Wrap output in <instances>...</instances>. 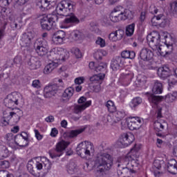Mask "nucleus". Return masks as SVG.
<instances>
[{
    "instance_id": "f257e3e1",
    "label": "nucleus",
    "mask_w": 177,
    "mask_h": 177,
    "mask_svg": "<svg viewBox=\"0 0 177 177\" xmlns=\"http://www.w3.org/2000/svg\"><path fill=\"white\" fill-rule=\"evenodd\" d=\"M149 46L153 52L158 53L160 56H167L169 52L172 51L171 44H165L160 46V33L158 32H152L147 37Z\"/></svg>"
},
{
    "instance_id": "f03ea898",
    "label": "nucleus",
    "mask_w": 177,
    "mask_h": 177,
    "mask_svg": "<svg viewBox=\"0 0 177 177\" xmlns=\"http://www.w3.org/2000/svg\"><path fill=\"white\" fill-rule=\"evenodd\" d=\"M113 157L109 153H98L94 158V168L97 172H104L110 171L113 167Z\"/></svg>"
},
{
    "instance_id": "7ed1b4c3",
    "label": "nucleus",
    "mask_w": 177,
    "mask_h": 177,
    "mask_svg": "<svg viewBox=\"0 0 177 177\" xmlns=\"http://www.w3.org/2000/svg\"><path fill=\"white\" fill-rule=\"evenodd\" d=\"M136 54L135 51L124 50L121 53V57H116L111 62V67L113 71L117 70H121L123 67L127 66V62L125 59H135Z\"/></svg>"
},
{
    "instance_id": "20e7f679",
    "label": "nucleus",
    "mask_w": 177,
    "mask_h": 177,
    "mask_svg": "<svg viewBox=\"0 0 177 177\" xmlns=\"http://www.w3.org/2000/svg\"><path fill=\"white\" fill-rule=\"evenodd\" d=\"M133 13L129 10H124L121 12L118 8H114L109 15V19L112 23H120V21H124V20H131L133 19Z\"/></svg>"
},
{
    "instance_id": "39448f33",
    "label": "nucleus",
    "mask_w": 177,
    "mask_h": 177,
    "mask_svg": "<svg viewBox=\"0 0 177 177\" xmlns=\"http://www.w3.org/2000/svg\"><path fill=\"white\" fill-rule=\"evenodd\" d=\"M67 57H68V53L67 50L62 47H55L50 50V54L48 56V58L53 62L56 63H63Z\"/></svg>"
},
{
    "instance_id": "423d86ee",
    "label": "nucleus",
    "mask_w": 177,
    "mask_h": 177,
    "mask_svg": "<svg viewBox=\"0 0 177 177\" xmlns=\"http://www.w3.org/2000/svg\"><path fill=\"white\" fill-rule=\"evenodd\" d=\"M76 153L78 156H80L82 158L91 157L92 154L95 153V146L93 143L88 141L82 142L77 145Z\"/></svg>"
},
{
    "instance_id": "0eeeda50",
    "label": "nucleus",
    "mask_w": 177,
    "mask_h": 177,
    "mask_svg": "<svg viewBox=\"0 0 177 177\" xmlns=\"http://www.w3.org/2000/svg\"><path fill=\"white\" fill-rule=\"evenodd\" d=\"M154 50H151L147 48L141 50L140 57L142 60L146 61L145 65L149 70H154L156 68V62L153 59L154 57Z\"/></svg>"
},
{
    "instance_id": "6e6552de",
    "label": "nucleus",
    "mask_w": 177,
    "mask_h": 177,
    "mask_svg": "<svg viewBox=\"0 0 177 177\" xmlns=\"http://www.w3.org/2000/svg\"><path fill=\"white\" fill-rule=\"evenodd\" d=\"M57 20H59V17L56 15H43L42 17L40 19V24L42 30L50 31Z\"/></svg>"
},
{
    "instance_id": "1a4fd4ad",
    "label": "nucleus",
    "mask_w": 177,
    "mask_h": 177,
    "mask_svg": "<svg viewBox=\"0 0 177 177\" xmlns=\"http://www.w3.org/2000/svg\"><path fill=\"white\" fill-rule=\"evenodd\" d=\"M104 77H106V73H98L97 75H94L90 77V83L89 88L93 92L96 93H99L100 92L102 88V82H103V80H104Z\"/></svg>"
},
{
    "instance_id": "9d476101",
    "label": "nucleus",
    "mask_w": 177,
    "mask_h": 177,
    "mask_svg": "<svg viewBox=\"0 0 177 177\" xmlns=\"http://www.w3.org/2000/svg\"><path fill=\"white\" fill-rule=\"evenodd\" d=\"M162 109L158 107L155 113V121L153 123L154 129L158 132H162L165 129V127H168V123L162 120Z\"/></svg>"
},
{
    "instance_id": "9b49d317",
    "label": "nucleus",
    "mask_w": 177,
    "mask_h": 177,
    "mask_svg": "<svg viewBox=\"0 0 177 177\" xmlns=\"http://www.w3.org/2000/svg\"><path fill=\"white\" fill-rule=\"evenodd\" d=\"M55 10L57 15L61 16H67L70 12L74 10V5L67 1H62L57 4Z\"/></svg>"
},
{
    "instance_id": "f8f14e48",
    "label": "nucleus",
    "mask_w": 177,
    "mask_h": 177,
    "mask_svg": "<svg viewBox=\"0 0 177 177\" xmlns=\"http://www.w3.org/2000/svg\"><path fill=\"white\" fill-rule=\"evenodd\" d=\"M127 127L130 131L139 129L142 127V119L138 116H129L126 119Z\"/></svg>"
},
{
    "instance_id": "ddd939ff",
    "label": "nucleus",
    "mask_w": 177,
    "mask_h": 177,
    "mask_svg": "<svg viewBox=\"0 0 177 177\" xmlns=\"http://www.w3.org/2000/svg\"><path fill=\"white\" fill-rule=\"evenodd\" d=\"M70 145L68 142L65 140H61L56 145L55 151L54 152H50V157L51 158H56V157H60L63 156V151L67 149V147Z\"/></svg>"
},
{
    "instance_id": "4468645a",
    "label": "nucleus",
    "mask_w": 177,
    "mask_h": 177,
    "mask_svg": "<svg viewBox=\"0 0 177 177\" xmlns=\"http://www.w3.org/2000/svg\"><path fill=\"white\" fill-rule=\"evenodd\" d=\"M19 99H20V97L17 92H13L8 95L7 97L4 100L6 107H8V109H12L14 106H18Z\"/></svg>"
},
{
    "instance_id": "2eb2a0df",
    "label": "nucleus",
    "mask_w": 177,
    "mask_h": 177,
    "mask_svg": "<svg viewBox=\"0 0 177 177\" xmlns=\"http://www.w3.org/2000/svg\"><path fill=\"white\" fill-rule=\"evenodd\" d=\"M35 48L39 56H45L49 50L48 42L44 40H37L35 44Z\"/></svg>"
},
{
    "instance_id": "dca6fc26",
    "label": "nucleus",
    "mask_w": 177,
    "mask_h": 177,
    "mask_svg": "<svg viewBox=\"0 0 177 177\" xmlns=\"http://www.w3.org/2000/svg\"><path fill=\"white\" fill-rule=\"evenodd\" d=\"M59 86L57 84H48L46 86L44 89V96L46 99H50L53 97L59 91Z\"/></svg>"
},
{
    "instance_id": "f3484780",
    "label": "nucleus",
    "mask_w": 177,
    "mask_h": 177,
    "mask_svg": "<svg viewBox=\"0 0 177 177\" xmlns=\"http://www.w3.org/2000/svg\"><path fill=\"white\" fill-rule=\"evenodd\" d=\"M15 145L20 147L28 146V135L26 132H22L15 136Z\"/></svg>"
},
{
    "instance_id": "a211bd4d",
    "label": "nucleus",
    "mask_w": 177,
    "mask_h": 177,
    "mask_svg": "<svg viewBox=\"0 0 177 177\" xmlns=\"http://www.w3.org/2000/svg\"><path fill=\"white\" fill-rule=\"evenodd\" d=\"M135 140V136L131 132L123 133L120 136V143L124 147H128Z\"/></svg>"
},
{
    "instance_id": "6ab92c4d",
    "label": "nucleus",
    "mask_w": 177,
    "mask_h": 177,
    "mask_svg": "<svg viewBox=\"0 0 177 177\" xmlns=\"http://www.w3.org/2000/svg\"><path fill=\"white\" fill-rule=\"evenodd\" d=\"M34 37H32V33L28 32L22 35L21 41L22 47L26 48V50H31L32 49V40Z\"/></svg>"
},
{
    "instance_id": "aec40b11",
    "label": "nucleus",
    "mask_w": 177,
    "mask_h": 177,
    "mask_svg": "<svg viewBox=\"0 0 177 177\" xmlns=\"http://www.w3.org/2000/svg\"><path fill=\"white\" fill-rule=\"evenodd\" d=\"M66 40V32L63 30H57L52 37V41L55 45H62Z\"/></svg>"
},
{
    "instance_id": "412c9836",
    "label": "nucleus",
    "mask_w": 177,
    "mask_h": 177,
    "mask_svg": "<svg viewBox=\"0 0 177 177\" xmlns=\"http://www.w3.org/2000/svg\"><path fill=\"white\" fill-rule=\"evenodd\" d=\"M6 111L8 115V119L12 120V121H13L15 124L17 123L18 121H20V117L23 115V111L20 109H12V111Z\"/></svg>"
},
{
    "instance_id": "4be33fe9",
    "label": "nucleus",
    "mask_w": 177,
    "mask_h": 177,
    "mask_svg": "<svg viewBox=\"0 0 177 177\" xmlns=\"http://www.w3.org/2000/svg\"><path fill=\"white\" fill-rule=\"evenodd\" d=\"M138 150L135 148H132L128 154V157H130V160L127 164L128 167H138L139 164V160H138Z\"/></svg>"
},
{
    "instance_id": "5701e85b",
    "label": "nucleus",
    "mask_w": 177,
    "mask_h": 177,
    "mask_svg": "<svg viewBox=\"0 0 177 177\" xmlns=\"http://www.w3.org/2000/svg\"><path fill=\"white\" fill-rule=\"evenodd\" d=\"M44 168L45 169L49 170L50 168H52V163L50 162V160L48 159L46 157H43L41 158V162H36L35 167L37 169V171H41L42 168Z\"/></svg>"
},
{
    "instance_id": "b1692460",
    "label": "nucleus",
    "mask_w": 177,
    "mask_h": 177,
    "mask_svg": "<svg viewBox=\"0 0 177 177\" xmlns=\"http://www.w3.org/2000/svg\"><path fill=\"white\" fill-rule=\"evenodd\" d=\"M157 74L162 80H165L171 77V69L167 66H162L158 68Z\"/></svg>"
},
{
    "instance_id": "393cba45",
    "label": "nucleus",
    "mask_w": 177,
    "mask_h": 177,
    "mask_svg": "<svg viewBox=\"0 0 177 177\" xmlns=\"http://www.w3.org/2000/svg\"><path fill=\"white\" fill-rule=\"evenodd\" d=\"M124 32L121 29L111 32L109 35V39L112 42H117V41H121L124 37Z\"/></svg>"
},
{
    "instance_id": "a878e982",
    "label": "nucleus",
    "mask_w": 177,
    "mask_h": 177,
    "mask_svg": "<svg viewBox=\"0 0 177 177\" xmlns=\"http://www.w3.org/2000/svg\"><path fill=\"white\" fill-rule=\"evenodd\" d=\"M133 79V74H122L120 78V84L122 86H128Z\"/></svg>"
},
{
    "instance_id": "bb28decb",
    "label": "nucleus",
    "mask_w": 177,
    "mask_h": 177,
    "mask_svg": "<svg viewBox=\"0 0 177 177\" xmlns=\"http://www.w3.org/2000/svg\"><path fill=\"white\" fill-rule=\"evenodd\" d=\"M26 64L30 70H37V68L41 67V62L35 57L29 58L26 62Z\"/></svg>"
},
{
    "instance_id": "cd10ccee",
    "label": "nucleus",
    "mask_w": 177,
    "mask_h": 177,
    "mask_svg": "<svg viewBox=\"0 0 177 177\" xmlns=\"http://www.w3.org/2000/svg\"><path fill=\"white\" fill-rule=\"evenodd\" d=\"M125 117V113L121 111H118L114 113L113 115V118L111 120H110V118H111V115H109L107 118L109 122H120L122 118Z\"/></svg>"
},
{
    "instance_id": "c85d7f7f",
    "label": "nucleus",
    "mask_w": 177,
    "mask_h": 177,
    "mask_svg": "<svg viewBox=\"0 0 177 177\" xmlns=\"http://www.w3.org/2000/svg\"><path fill=\"white\" fill-rule=\"evenodd\" d=\"M148 100L149 102L152 103V104H155L157 106L160 102L164 100V97L160 95H155L153 93H147Z\"/></svg>"
},
{
    "instance_id": "c756f323",
    "label": "nucleus",
    "mask_w": 177,
    "mask_h": 177,
    "mask_svg": "<svg viewBox=\"0 0 177 177\" xmlns=\"http://www.w3.org/2000/svg\"><path fill=\"white\" fill-rule=\"evenodd\" d=\"M92 104V101L88 100L86 103L80 104V105H75L73 106V113L75 114H78L84 111L86 109H88Z\"/></svg>"
},
{
    "instance_id": "7c9ffc66",
    "label": "nucleus",
    "mask_w": 177,
    "mask_h": 177,
    "mask_svg": "<svg viewBox=\"0 0 177 177\" xmlns=\"http://www.w3.org/2000/svg\"><path fill=\"white\" fill-rule=\"evenodd\" d=\"M167 171L172 175L177 174V162L175 159H171L167 164Z\"/></svg>"
},
{
    "instance_id": "2f4dec72",
    "label": "nucleus",
    "mask_w": 177,
    "mask_h": 177,
    "mask_svg": "<svg viewBox=\"0 0 177 177\" xmlns=\"http://www.w3.org/2000/svg\"><path fill=\"white\" fill-rule=\"evenodd\" d=\"M66 171L69 175H75V174H78L80 169L75 162H71L66 165Z\"/></svg>"
},
{
    "instance_id": "473e14b6",
    "label": "nucleus",
    "mask_w": 177,
    "mask_h": 177,
    "mask_svg": "<svg viewBox=\"0 0 177 177\" xmlns=\"http://www.w3.org/2000/svg\"><path fill=\"white\" fill-rule=\"evenodd\" d=\"M50 61L51 62L47 64L44 69V73L45 74H50V73L53 72L55 68H57V67L59 66V62H55V61L53 60Z\"/></svg>"
},
{
    "instance_id": "72a5a7b5",
    "label": "nucleus",
    "mask_w": 177,
    "mask_h": 177,
    "mask_svg": "<svg viewBox=\"0 0 177 177\" xmlns=\"http://www.w3.org/2000/svg\"><path fill=\"white\" fill-rule=\"evenodd\" d=\"M40 3V8L41 10H49V9L53 8V5H55V1H51L49 0H41Z\"/></svg>"
},
{
    "instance_id": "f704fd0d",
    "label": "nucleus",
    "mask_w": 177,
    "mask_h": 177,
    "mask_svg": "<svg viewBox=\"0 0 177 177\" xmlns=\"http://www.w3.org/2000/svg\"><path fill=\"white\" fill-rule=\"evenodd\" d=\"M5 139L10 147L12 149H15V141H16V136L13 135L12 133H8L6 135Z\"/></svg>"
},
{
    "instance_id": "c9c22d12",
    "label": "nucleus",
    "mask_w": 177,
    "mask_h": 177,
    "mask_svg": "<svg viewBox=\"0 0 177 177\" xmlns=\"http://www.w3.org/2000/svg\"><path fill=\"white\" fill-rule=\"evenodd\" d=\"M85 131V127L80 128L76 130H71L69 132L67 133L68 138H70L71 139H73L74 138H77L80 133H82Z\"/></svg>"
},
{
    "instance_id": "e433bc0d",
    "label": "nucleus",
    "mask_w": 177,
    "mask_h": 177,
    "mask_svg": "<svg viewBox=\"0 0 177 177\" xmlns=\"http://www.w3.org/2000/svg\"><path fill=\"white\" fill-rule=\"evenodd\" d=\"M9 149L8 147L3 145H0V160H3V158H6L9 157Z\"/></svg>"
},
{
    "instance_id": "4c0bfd02",
    "label": "nucleus",
    "mask_w": 177,
    "mask_h": 177,
    "mask_svg": "<svg viewBox=\"0 0 177 177\" xmlns=\"http://www.w3.org/2000/svg\"><path fill=\"white\" fill-rule=\"evenodd\" d=\"M152 92L155 95L162 93V84L158 81H156L152 88Z\"/></svg>"
},
{
    "instance_id": "58836bf2",
    "label": "nucleus",
    "mask_w": 177,
    "mask_h": 177,
    "mask_svg": "<svg viewBox=\"0 0 177 177\" xmlns=\"http://www.w3.org/2000/svg\"><path fill=\"white\" fill-rule=\"evenodd\" d=\"M106 107L109 113H115L117 111V106H115V103L113 100H108L105 104Z\"/></svg>"
},
{
    "instance_id": "ea45409f",
    "label": "nucleus",
    "mask_w": 177,
    "mask_h": 177,
    "mask_svg": "<svg viewBox=\"0 0 177 177\" xmlns=\"http://www.w3.org/2000/svg\"><path fill=\"white\" fill-rule=\"evenodd\" d=\"M83 37L82 33L79 30H74L70 35V38L72 41H80L82 39Z\"/></svg>"
},
{
    "instance_id": "a19ab883",
    "label": "nucleus",
    "mask_w": 177,
    "mask_h": 177,
    "mask_svg": "<svg viewBox=\"0 0 177 177\" xmlns=\"http://www.w3.org/2000/svg\"><path fill=\"white\" fill-rule=\"evenodd\" d=\"M27 169L31 175L35 177L39 176V173L35 172V170H34V161L33 160H29L27 164Z\"/></svg>"
},
{
    "instance_id": "79ce46f5",
    "label": "nucleus",
    "mask_w": 177,
    "mask_h": 177,
    "mask_svg": "<svg viewBox=\"0 0 177 177\" xmlns=\"http://www.w3.org/2000/svg\"><path fill=\"white\" fill-rule=\"evenodd\" d=\"M74 95V88L73 87L67 88L62 94V97L66 100L70 99Z\"/></svg>"
},
{
    "instance_id": "37998d69",
    "label": "nucleus",
    "mask_w": 177,
    "mask_h": 177,
    "mask_svg": "<svg viewBox=\"0 0 177 177\" xmlns=\"http://www.w3.org/2000/svg\"><path fill=\"white\" fill-rule=\"evenodd\" d=\"M176 97L177 92H173L172 94H167L165 97H164V99L167 103H172L176 100Z\"/></svg>"
},
{
    "instance_id": "c03bdc74",
    "label": "nucleus",
    "mask_w": 177,
    "mask_h": 177,
    "mask_svg": "<svg viewBox=\"0 0 177 177\" xmlns=\"http://www.w3.org/2000/svg\"><path fill=\"white\" fill-rule=\"evenodd\" d=\"M135 32V23L131 24L126 27V35L131 37Z\"/></svg>"
},
{
    "instance_id": "a18cd8bd",
    "label": "nucleus",
    "mask_w": 177,
    "mask_h": 177,
    "mask_svg": "<svg viewBox=\"0 0 177 177\" xmlns=\"http://www.w3.org/2000/svg\"><path fill=\"white\" fill-rule=\"evenodd\" d=\"M141 103L142 98L140 97H136L130 102V107H131V109H135V107H137V106H139Z\"/></svg>"
},
{
    "instance_id": "49530a36",
    "label": "nucleus",
    "mask_w": 177,
    "mask_h": 177,
    "mask_svg": "<svg viewBox=\"0 0 177 177\" xmlns=\"http://www.w3.org/2000/svg\"><path fill=\"white\" fill-rule=\"evenodd\" d=\"M96 73H101L102 74H105L107 73V65L105 64H100V65L97 66L95 68Z\"/></svg>"
},
{
    "instance_id": "de8ad7c7",
    "label": "nucleus",
    "mask_w": 177,
    "mask_h": 177,
    "mask_svg": "<svg viewBox=\"0 0 177 177\" xmlns=\"http://www.w3.org/2000/svg\"><path fill=\"white\" fill-rule=\"evenodd\" d=\"M9 115H8V112L6 111L3 112V118L1 119V123L2 125H4V127H7V125L9 124V121H10V119H8Z\"/></svg>"
},
{
    "instance_id": "09e8293b",
    "label": "nucleus",
    "mask_w": 177,
    "mask_h": 177,
    "mask_svg": "<svg viewBox=\"0 0 177 177\" xmlns=\"http://www.w3.org/2000/svg\"><path fill=\"white\" fill-rule=\"evenodd\" d=\"M64 23L70 24L71 23H80V20L75 16H71L64 19Z\"/></svg>"
},
{
    "instance_id": "8fccbe9b",
    "label": "nucleus",
    "mask_w": 177,
    "mask_h": 177,
    "mask_svg": "<svg viewBox=\"0 0 177 177\" xmlns=\"http://www.w3.org/2000/svg\"><path fill=\"white\" fill-rule=\"evenodd\" d=\"M164 16V15L162 14H160L158 16H154L151 21L152 23V26L156 27V26H158V22H156V21H158L160 20H161V19H162V17Z\"/></svg>"
},
{
    "instance_id": "3c124183",
    "label": "nucleus",
    "mask_w": 177,
    "mask_h": 177,
    "mask_svg": "<svg viewBox=\"0 0 177 177\" xmlns=\"http://www.w3.org/2000/svg\"><path fill=\"white\" fill-rule=\"evenodd\" d=\"M160 35V43L162 42V44H167V38H168V35H169V34H168L167 32H162Z\"/></svg>"
},
{
    "instance_id": "603ef678",
    "label": "nucleus",
    "mask_w": 177,
    "mask_h": 177,
    "mask_svg": "<svg viewBox=\"0 0 177 177\" xmlns=\"http://www.w3.org/2000/svg\"><path fill=\"white\" fill-rule=\"evenodd\" d=\"M71 52L73 55H75V57L77 59H80V57H82V53H81V50H80L77 48H73L71 49Z\"/></svg>"
},
{
    "instance_id": "864d4df0",
    "label": "nucleus",
    "mask_w": 177,
    "mask_h": 177,
    "mask_svg": "<svg viewBox=\"0 0 177 177\" xmlns=\"http://www.w3.org/2000/svg\"><path fill=\"white\" fill-rule=\"evenodd\" d=\"M162 164H164V160H160L158 159H156L153 162V167L156 169L160 170V169H161V167H162Z\"/></svg>"
},
{
    "instance_id": "5fc2aeb1",
    "label": "nucleus",
    "mask_w": 177,
    "mask_h": 177,
    "mask_svg": "<svg viewBox=\"0 0 177 177\" xmlns=\"http://www.w3.org/2000/svg\"><path fill=\"white\" fill-rule=\"evenodd\" d=\"M128 171H129L128 167H121V165H118V169L117 171L118 175H124V174H125V172H128Z\"/></svg>"
},
{
    "instance_id": "6e6d98bb",
    "label": "nucleus",
    "mask_w": 177,
    "mask_h": 177,
    "mask_svg": "<svg viewBox=\"0 0 177 177\" xmlns=\"http://www.w3.org/2000/svg\"><path fill=\"white\" fill-rule=\"evenodd\" d=\"M96 45H99L100 48H104L106 46V40L103 38L99 37H97V40L95 41Z\"/></svg>"
},
{
    "instance_id": "4d7b16f0",
    "label": "nucleus",
    "mask_w": 177,
    "mask_h": 177,
    "mask_svg": "<svg viewBox=\"0 0 177 177\" xmlns=\"http://www.w3.org/2000/svg\"><path fill=\"white\" fill-rule=\"evenodd\" d=\"M12 0H0V6L1 8H8L12 3Z\"/></svg>"
},
{
    "instance_id": "13d9d810",
    "label": "nucleus",
    "mask_w": 177,
    "mask_h": 177,
    "mask_svg": "<svg viewBox=\"0 0 177 177\" xmlns=\"http://www.w3.org/2000/svg\"><path fill=\"white\" fill-rule=\"evenodd\" d=\"M85 82L84 77H78L75 79V84L76 85H81V84H84Z\"/></svg>"
},
{
    "instance_id": "bf43d9fd",
    "label": "nucleus",
    "mask_w": 177,
    "mask_h": 177,
    "mask_svg": "<svg viewBox=\"0 0 177 177\" xmlns=\"http://www.w3.org/2000/svg\"><path fill=\"white\" fill-rule=\"evenodd\" d=\"M8 8L5 7H2L1 10L0 12L2 19H6L8 17Z\"/></svg>"
},
{
    "instance_id": "052dcab7",
    "label": "nucleus",
    "mask_w": 177,
    "mask_h": 177,
    "mask_svg": "<svg viewBox=\"0 0 177 177\" xmlns=\"http://www.w3.org/2000/svg\"><path fill=\"white\" fill-rule=\"evenodd\" d=\"M0 177H12V174L6 170L0 171Z\"/></svg>"
},
{
    "instance_id": "680f3d73",
    "label": "nucleus",
    "mask_w": 177,
    "mask_h": 177,
    "mask_svg": "<svg viewBox=\"0 0 177 177\" xmlns=\"http://www.w3.org/2000/svg\"><path fill=\"white\" fill-rule=\"evenodd\" d=\"M0 167L3 169L9 168V161L8 160L0 161Z\"/></svg>"
},
{
    "instance_id": "e2e57ef3",
    "label": "nucleus",
    "mask_w": 177,
    "mask_h": 177,
    "mask_svg": "<svg viewBox=\"0 0 177 177\" xmlns=\"http://www.w3.org/2000/svg\"><path fill=\"white\" fill-rule=\"evenodd\" d=\"M102 24L103 26H106V27H109V26H111V20L109 19V18L107 17L103 18Z\"/></svg>"
},
{
    "instance_id": "0e129e2a",
    "label": "nucleus",
    "mask_w": 177,
    "mask_h": 177,
    "mask_svg": "<svg viewBox=\"0 0 177 177\" xmlns=\"http://www.w3.org/2000/svg\"><path fill=\"white\" fill-rule=\"evenodd\" d=\"M32 85L33 88H37V89L41 88V82L38 80H33Z\"/></svg>"
},
{
    "instance_id": "69168bd1",
    "label": "nucleus",
    "mask_w": 177,
    "mask_h": 177,
    "mask_svg": "<svg viewBox=\"0 0 177 177\" xmlns=\"http://www.w3.org/2000/svg\"><path fill=\"white\" fill-rule=\"evenodd\" d=\"M35 134V138L37 139V140H42L44 136L39 133V131L37 129L34 130Z\"/></svg>"
},
{
    "instance_id": "338daca9",
    "label": "nucleus",
    "mask_w": 177,
    "mask_h": 177,
    "mask_svg": "<svg viewBox=\"0 0 177 177\" xmlns=\"http://www.w3.org/2000/svg\"><path fill=\"white\" fill-rule=\"evenodd\" d=\"M170 8L171 9V10H173L174 12H175L176 13H177V1H173L171 4H170Z\"/></svg>"
},
{
    "instance_id": "774afa93",
    "label": "nucleus",
    "mask_w": 177,
    "mask_h": 177,
    "mask_svg": "<svg viewBox=\"0 0 177 177\" xmlns=\"http://www.w3.org/2000/svg\"><path fill=\"white\" fill-rule=\"evenodd\" d=\"M149 10L152 15H157V13H158V10L156 8L155 6H151Z\"/></svg>"
}]
</instances>
